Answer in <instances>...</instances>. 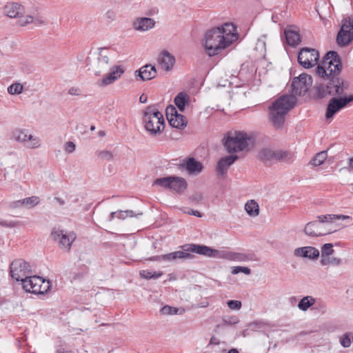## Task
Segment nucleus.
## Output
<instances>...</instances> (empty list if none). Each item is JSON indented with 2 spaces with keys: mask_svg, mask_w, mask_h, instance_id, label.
<instances>
[{
  "mask_svg": "<svg viewBox=\"0 0 353 353\" xmlns=\"http://www.w3.org/2000/svg\"><path fill=\"white\" fill-rule=\"evenodd\" d=\"M341 69L342 64L338 53L335 51L328 52L316 70L319 77L329 79L326 85H321L318 88L321 97L327 94L334 97H343L344 92L349 88V83L339 77Z\"/></svg>",
  "mask_w": 353,
  "mask_h": 353,
  "instance_id": "f257e3e1",
  "label": "nucleus"
},
{
  "mask_svg": "<svg viewBox=\"0 0 353 353\" xmlns=\"http://www.w3.org/2000/svg\"><path fill=\"white\" fill-rule=\"evenodd\" d=\"M239 34L236 28L230 23L208 30L205 34V49L206 53L212 57L230 46L237 40Z\"/></svg>",
  "mask_w": 353,
  "mask_h": 353,
  "instance_id": "f03ea898",
  "label": "nucleus"
},
{
  "mask_svg": "<svg viewBox=\"0 0 353 353\" xmlns=\"http://www.w3.org/2000/svg\"><path fill=\"white\" fill-rule=\"evenodd\" d=\"M296 99L293 95L285 94L279 97L270 106V120L276 128L283 126L285 115L294 108Z\"/></svg>",
  "mask_w": 353,
  "mask_h": 353,
  "instance_id": "7ed1b4c3",
  "label": "nucleus"
},
{
  "mask_svg": "<svg viewBox=\"0 0 353 353\" xmlns=\"http://www.w3.org/2000/svg\"><path fill=\"white\" fill-rule=\"evenodd\" d=\"M143 122L145 129L151 135L159 134L164 129V118L155 107L148 106L143 113Z\"/></svg>",
  "mask_w": 353,
  "mask_h": 353,
  "instance_id": "20e7f679",
  "label": "nucleus"
},
{
  "mask_svg": "<svg viewBox=\"0 0 353 353\" xmlns=\"http://www.w3.org/2000/svg\"><path fill=\"white\" fill-rule=\"evenodd\" d=\"M251 139L248 134L242 131L229 132L223 139L224 147L229 153H235L246 150Z\"/></svg>",
  "mask_w": 353,
  "mask_h": 353,
  "instance_id": "39448f33",
  "label": "nucleus"
},
{
  "mask_svg": "<svg viewBox=\"0 0 353 353\" xmlns=\"http://www.w3.org/2000/svg\"><path fill=\"white\" fill-rule=\"evenodd\" d=\"M10 272L12 278L17 281H22L33 274L30 264L22 259H15L11 263Z\"/></svg>",
  "mask_w": 353,
  "mask_h": 353,
  "instance_id": "423d86ee",
  "label": "nucleus"
},
{
  "mask_svg": "<svg viewBox=\"0 0 353 353\" xmlns=\"http://www.w3.org/2000/svg\"><path fill=\"white\" fill-rule=\"evenodd\" d=\"M336 43L343 47L353 40V16L342 20V25L336 36Z\"/></svg>",
  "mask_w": 353,
  "mask_h": 353,
  "instance_id": "0eeeda50",
  "label": "nucleus"
},
{
  "mask_svg": "<svg viewBox=\"0 0 353 353\" xmlns=\"http://www.w3.org/2000/svg\"><path fill=\"white\" fill-rule=\"evenodd\" d=\"M51 236L57 242L60 248L67 252L70 250L72 244L77 238L74 232L60 229H54L51 232Z\"/></svg>",
  "mask_w": 353,
  "mask_h": 353,
  "instance_id": "6e6552de",
  "label": "nucleus"
},
{
  "mask_svg": "<svg viewBox=\"0 0 353 353\" xmlns=\"http://www.w3.org/2000/svg\"><path fill=\"white\" fill-rule=\"evenodd\" d=\"M12 137L15 141L23 143L31 149L38 148L41 145L40 139L30 134L26 129H15L12 132Z\"/></svg>",
  "mask_w": 353,
  "mask_h": 353,
  "instance_id": "1a4fd4ad",
  "label": "nucleus"
},
{
  "mask_svg": "<svg viewBox=\"0 0 353 353\" xmlns=\"http://www.w3.org/2000/svg\"><path fill=\"white\" fill-rule=\"evenodd\" d=\"M353 101V94L345 95L341 97H332L327 107L325 117L331 119L335 114L345 108L350 102Z\"/></svg>",
  "mask_w": 353,
  "mask_h": 353,
  "instance_id": "9d476101",
  "label": "nucleus"
},
{
  "mask_svg": "<svg viewBox=\"0 0 353 353\" xmlns=\"http://www.w3.org/2000/svg\"><path fill=\"white\" fill-rule=\"evenodd\" d=\"M319 59V52L314 48H302L298 55V62L304 68H311L316 65Z\"/></svg>",
  "mask_w": 353,
  "mask_h": 353,
  "instance_id": "9b49d317",
  "label": "nucleus"
},
{
  "mask_svg": "<svg viewBox=\"0 0 353 353\" xmlns=\"http://www.w3.org/2000/svg\"><path fill=\"white\" fill-rule=\"evenodd\" d=\"M312 83V77L306 74H300L295 77L291 84L293 94L301 96L304 95Z\"/></svg>",
  "mask_w": 353,
  "mask_h": 353,
  "instance_id": "f8f14e48",
  "label": "nucleus"
},
{
  "mask_svg": "<svg viewBox=\"0 0 353 353\" xmlns=\"http://www.w3.org/2000/svg\"><path fill=\"white\" fill-rule=\"evenodd\" d=\"M317 219L318 221H311L306 224L304 229V232L306 235L310 236H320L332 232V229H327L325 225L330 223V222H323L318 217Z\"/></svg>",
  "mask_w": 353,
  "mask_h": 353,
  "instance_id": "ddd939ff",
  "label": "nucleus"
},
{
  "mask_svg": "<svg viewBox=\"0 0 353 353\" xmlns=\"http://www.w3.org/2000/svg\"><path fill=\"white\" fill-rule=\"evenodd\" d=\"M166 117L168 122L173 128L183 129L188 123L187 119L185 116L178 113L174 105H169L165 110Z\"/></svg>",
  "mask_w": 353,
  "mask_h": 353,
  "instance_id": "4468645a",
  "label": "nucleus"
},
{
  "mask_svg": "<svg viewBox=\"0 0 353 353\" xmlns=\"http://www.w3.org/2000/svg\"><path fill=\"white\" fill-rule=\"evenodd\" d=\"M289 156V153L283 150H273L270 148L262 149L259 154V159L264 161H271L274 160H285Z\"/></svg>",
  "mask_w": 353,
  "mask_h": 353,
  "instance_id": "2eb2a0df",
  "label": "nucleus"
},
{
  "mask_svg": "<svg viewBox=\"0 0 353 353\" xmlns=\"http://www.w3.org/2000/svg\"><path fill=\"white\" fill-rule=\"evenodd\" d=\"M110 52L108 49L100 48L98 53V57L94 67L97 73H101L108 70L110 66Z\"/></svg>",
  "mask_w": 353,
  "mask_h": 353,
  "instance_id": "dca6fc26",
  "label": "nucleus"
},
{
  "mask_svg": "<svg viewBox=\"0 0 353 353\" xmlns=\"http://www.w3.org/2000/svg\"><path fill=\"white\" fill-rule=\"evenodd\" d=\"M124 72L121 65H114L110 68V72L98 82L99 86L105 87L118 80Z\"/></svg>",
  "mask_w": 353,
  "mask_h": 353,
  "instance_id": "f3484780",
  "label": "nucleus"
},
{
  "mask_svg": "<svg viewBox=\"0 0 353 353\" xmlns=\"http://www.w3.org/2000/svg\"><path fill=\"white\" fill-rule=\"evenodd\" d=\"M43 282V278L37 276L29 275L28 277L22 280L21 284L23 288L28 292L38 294V291L41 290L39 284Z\"/></svg>",
  "mask_w": 353,
  "mask_h": 353,
  "instance_id": "a211bd4d",
  "label": "nucleus"
},
{
  "mask_svg": "<svg viewBox=\"0 0 353 353\" xmlns=\"http://www.w3.org/2000/svg\"><path fill=\"white\" fill-rule=\"evenodd\" d=\"M220 259H224L229 261H234L236 262H246L252 261L253 256L252 254L242 252L221 251Z\"/></svg>",
  "mask_w": 353,
  "mask_h": 353,
  "instance_id": "6ab92c4d",
  "label": "nucleus"
},
{
  "mask_svg": "<svg viewBox=\"0 0 353 353\" xmlns=\"http://www.w3.org/2000/svg\"><path fill=\"white\" fill-rule=\"evenodd\" d=\"M294 254L297 257L316 259L319 256V251L314 247L306 246L296 248L294 251Z\"/></svg>",
  "mask_w": 353,
  "mask_h": 353,
  "instance_id": "aec40b11",
  "label": "nucleus"
},
{
  "mask_svg": "<svg viewBox=\"0 0 353 353\" xmlns=\"http://www.w3.org/2000/svg\"><path fill=\"white\" fill-rule=\"evenodd\" d=\"M4 13L10 18H17L25 12L23 6L18 3H8L3 9Z\"/></svg>",
  "mask_w": 353,
  "mask_h": 353,
  "instance_id": "412c9836",
  "label": "nucleus"
},
{
  "mask_svg": "<svg viewBox=\"0 0 353 353\" xmlns=\"http://www.w3.org/2000/svg\"><path fill=\"white\" fill-rule=\"evenodd\" d=\"M158 61L161 67L165 71H170L174 66L175 58L168 51H163L158 59Z\"/></svg>",
  "mask_w": 353,
  "mask_h": 353,
  "instance_id": "4be33fe9",
  "label": "nucleus"
},
{
  "mask_svg": "<svg viewBox=\"0 0 353 353\" xmlns=\"http://www.w3.org/2000/svg\"><path fill=\"white\" fill-rule=\"evenodd\" d=\"M238 159L236 155H230L226 156L223 158H221L216 166V170L219 174H224L229 167L234 163V161Z\"/></svg>",
  "mask_w": 353,
  "mask_h": 353,
  "instance_id": "5701e85b",
  "label": "nucleus"
},
{
  "mask_svg": "<svg viewBox=\"0 0 353 353\" xmlns=\"http://www.w3.org/2000/svg\"><path fill=\"white\" fill-rule=\"evenodd\" d=\"M155 24V21L150 18L143 17L138 18L133 22V28L136 30L146 31L152 29Z\"/></svg>",
  "mask_w": 353,
  "mask_h": 353,
  "instance_id": "b1692460",
  "label": "nucleus"
},
{
  "mask_svg": "<svg viewBox=\"0 0 353 353\" xmlns=\"http://www.w3.org/2000/svg\"><path fill=\"white\" fill-rule=\"evenodd\" d=\"M135 72L139 73V77L143 81L151 80L157 76V70L155 67L150 64L141 67L139 70H137Z\"/></svg>",
  "mask_w": 353,
  "mask_h": 353,
  "instance_id": "393cba45",
  "label": "nucleus"
},
{
  "mask_svg": "<svg viewBox=\"0 0 353 353\" xmlns=\"http://www.w3.org/2000/svg\"><path fill=\"white\" fill-rule=\"evenodd\" d=\"M187 188V183L185 180L179 176H170V190L177 192H183Z\"/></svg>",
  "mask_w": 353,
  "mask_h": 353,
  "instance_id": "a878e982",
  "label": "nucleus"
},
{
  "mask_svg": "<svg viewBox=\"0 0 353 353\" xmlns=\"http://www.w3.org/2000/svg\"><path fill=\"white\" fill-rule=\"evenodd\" d=\"M192 255L190 253H188V252L183 251H176L174 252H171L169 254H163L162 256V259L163 261H175L176 259H192Z\"/></svg>",
  "mask_w": 353,
  "mask_h": 353,
  "instance_id": "bb28decb",
  "label": "nucleus"
},
{
  "mask_svg": "<svg viewBox=\"0 0 353 353\" xmlns=\"http://www.w3.org/2000/svg\"><path fill=\"white\" fill-rule=\"evenodd\" d=\"M245 210L250 216L256 217L259 214V204L254 199H250L245 203Z\"/></svg>",
  "mask_w": 353,
  "mask_h": 353,
  "instance_id": "cd10ccee",
  "label": "nucleus"
},
{
  "mask_svg": "<svg viewBox=\"0 0 353 353\" xmlns=\"http://www.w3.org/2000/svg\"><path fill=\"white\" fill-rule=\"evenodd\" d=\"M285 35L286 41L290 46H295L301 41L299 34L294 30H285Z\"/></svg>",
  "mask_w": 353,
  "mask_h": 353,
  "instance_id": "c85d7f7f",
  "label": "nucleus"
},
{
  "mask_svg": "<svg viewBox=\"0 0 353 353\" xmlns=\"http://www.w3.org/2000/svg\"><path fill=\"white\" fill-rule=\"evenodd\" d=\"M202 164L194 159H190L186 163V169L191 174H198L201 172Z\"/></svg>",
  "mask_w": 353,
  "mask_h": 353,
  "instance_id": "c756f323",
  "label": "nucleus"
},
{
  "mask_svg": "<svg viewBox=\"0 0 353 353\" xmlns=\"http://www.w3.org/2000/svg\"><path fill=\"white\" fill-rule=\"evenodd\" d=\"M315 303V299L311 296H307L301 299L298 307L302 311H306Z\"/></svg>",
  "mask_w": 353,
  "mask_h": 353,
  "instance_id": "7c9ffc66",
  "label": "nucleus"
},
{
  "mask_svg": "<svg viewBox=\"0 0 353 353\" xmlns=\"http://www.w3.org/2000/svg\"><path fill=\"white\" fill-rule=\"evenodd\" d=\"M174 103L181 112L185 110V104L188 103L186 94L183 92L179 93L174 98Z\"/></svg>",
  "mask_w": 353,
  "mask_h": 353,
  "instance_id": "2f4dec72",
  "label": "nucleus"
},
{
  "mask_svg": "<svg viewBox=\"0 0 353 353\" xmlns=\"http://www.w3.org/2000/svg\"><path fill=\"white\" fill-rule=\"evenodd\" d=\"M239 322V319L236 316H225L222 319V323L218 325L217 328L225 327L228 325H233Z\"/></svg>",
  "mask_w": 353,
  "mask_h": 353,
  "instance_id": "473e14b6",
  "label": "nucleus"
},
{
  "mask_svg": "<svg viewBox=\"0 0 353 353\" xmlns=\"http://www.w3.org/2000/svg\"><path fill=\"white\" fill-rule=\"evenodd\" d=\"M327 157V151H321L319 152L310 161L314 166L322 165Z\"/></svg>",
  "mask_w": 353,
  "mask_h": 353,
  "instance_id": "72a5a7b5",
  "label": "nucleus"
},
{
  "mask_svg": "<svg viewBox=\"0 0 353 353\" xmlns=\"http://www.w3.org/2000/svg\"><path fill=\"white\" fill-rule=\"evenodd\" d=\"M319 219H321L323 222H330L332 223L333 221L336 219L339 220H345L350 219L349 216L346 215H336V214H326V215H321L318 216Z\"/></svg>",
  "mask_w": 353,
  "mask_h": 353,
  "instance_id": "f704fd0d",
  "label": "nucleus"
},
{
  "mask_svg": "<svg viewBox=\"0 0 353 353\" xmlns=\"http://www.w3.org/2000/svg\"><path fill=\"white\" fill-rule=\"evenodd\" d=\"M320 263L322 265L338 266L341 263V259L334 256H329V257L321 259Z\"/></svg>",
  "mask_w": 353,
  "mask_h": 353,
  "instance_id": "c9c22d12",
  "label": "nucleus"
},
{
  "mask_svg": "<svg viewBox=\"0 0 353 353\" xmlns=\"http://www.w3.org/2000/svg\"><path fill=\"white\" fill-rule=\"evenodd\" d=\"M203 247L204 245L186 244L183 246V250L188 252V253L194 252L201 254Z\"/></svg>",
  "mask_w": 353,
  "mask_h": 353,
  "instance_id": "e433bc0d",
  "label": "nucleus"
},
{
  "mask_svg": "<svg viewBox=\"0 0 353 353\" xmlns=\"http://www.w3.org/2000/svg\"><path fill=\"white\" fill-rule=\"evenodd\" d=\"M221 254V251H219L216 249H212L208 246L204 245L203 252L201 255L220 259Z\"/></svg>",
  "mask_w": 353,
  "mask_h": 353,
  "instance_id": "4c0bfd02",
  "label": "nucleus"
},
{
  "mask_svg": "<svg viewBox=\"0 0 353 353\" xmlns=\"http://www.w3.org/2000/svg\"><path fill=\"white\" fill-rule=\"evenodd\" d=\"M152 185H158L163 188L170 190V176L163 178H158L155 179L153 182Z\"/></svg>",
  "mask_w": 353,
  "mask_h": 353,
  "instance_id": "58836bf2",
  "label": "nucleus"
},
{
  "mask_svg": "<svg viewBox=\"0 0 353 353\" xmlns=\"http://www.w3.org/2000/svg\"><path fill=\"white\" fill-rule=\"evenodd\" d=\"M139 274L142 278L145 279H158L163 274L161 272H157L144 270H141Z\"/></svg>",
  "mask_w": 353,
  "mask_h": 353,
  "instance_id": "ea45409f",
  "label": "nucleus"
},
{
  "mask_svg": "<svg viewBox=\"0 0 353 353\" xmlns=\"http://www.w3.org/2000/svg\"><path fill=\"white\" fill-rule=\"evenodd\" d=\"M40 203V199L39 196H32L22 199V203H24V206L32 208L36 206Z\"/></svg>",
  "mask_w": 353,
  "mask_h": 353,
  "instance_id": "a19ab883",
  "label": "nucleus"
},
{
  "mask_svg": "<svg viewBox=\"0 0 353 353\" xmlns=\"http://www.w3.org/2000/svg\"><path fill=\"white\" fill-rule=\"evenodd\" d=\"M321 259L329 257L334 253L333 245L332 243H325L321 247Z\"/></svg>",
  "mask_w": 353,
  "mask_h": 353,
  "instance_id": "79ce46f5",
  "label": "nucleus"
},
{
  "mask_svg": "<svg viewBox=\"0 0 353 353\" xmlns=\"http://www.w3.org/2000/svg\"><path fill=\"white\" fill-rule=\"evenodd\" d=\"M117 212V218L123 220L126 219L127 217L138 216L142 214V213L135 214L132 210H119Z\"/></svg>",
  "mask_w": 353,
  "mask_h": 353,
  "instance_id": "37998d69",
  "label": "nucleus"
},
{
  "mask_svg": "<svg viewBox=\"0 0 353 353\" xmlns=\"http://www.w3.org/2000/svg\"><path fill=\"white\" fill-rule=\"evenodd\" d=\"M18 18L17 23L21 26H26L34 22V17L31 15L23 16L22 14Z\"/></svg>",
  "mask_w": 353,
  "mask_h": 353,
  "instance_id": "c03bdc74",
  "label": "nucleus"
},
{
  "mask_svg": "<svg viewBox=\"0 0 353 353\" xmlns=\"http://www.w3.org/2000/svg\"><path fill=\"white\" fill-rule=\"evenodd\" d=\"M23 91V85L21 83H13L8 88V92L10 94H17Z\"/></svg>",
  "mask_w": 353,
  "mask_h": 353,
  "instance_id": "a18cd8bd",
  "label": "nucleus"
},
{
  "mask_svg": "<svg viewBox=\"0 0 353 353\" xmlns=\"http://www.w3.org/2000/svg\"><path fill=\"white\" fill-rule=\"evenodd\" d=\"M352 336V333L346 332L345 333L342 337L341 338L340 342L343 347H349L351 345V337Z\"/></svg>",
  "mask_w": 353,
  "mask_h": 353,
  "instance_id": "49530a36",
  "label": "nucleus"
},
{
  "mask_svg": "<svg viewBox=\"0 0 353 353\" xmlns=\"http://www.w3.org/2000/svg\"><path fill=\"white\" fill-rule=\"evenodd\" d=\"M239 272H243L247 275H249L251 274V270L248 267H242V266H236L234 267L232 270V274H236Z\"/></svg>",
  "mask_w": 353,
  "mask_h": 353,
  "instance_id": "de8ad7c7",
  "label": "nucleus"
},
{
  "mask_svg": "<svg viewBox=\"0 0 353 353\" xmlns=\"http://www.w3.org/2000/svg\"><path fill=\"white\" fill-rule=\"evenodd\" d=\"M178 310L176 307L165 305L161 309V313L162 314H176Z\"/></svg>",
  "mask_w": 353,
  "mask_h": 353,
  "instance_id": "09e8293b",
  "label": "nucleus"
},
{
  "mask_svg": "<svg viewBox=\"0 0 353 353\" xmlns=\"http://www.w3.org/2000/svg\"><path fill=\"white\" fill-rule=\"evenodd\" d=\"M228 306L231 310H239L241 308V302L236 300H230L227 302Z\"/></svg>",
  "mask_w": 353,
  "mask_h": 353,
  "instance_id": "8fccbe9b",
  "label": "nucleus"
},
{
  "mask_svg": "<svg viewBox=\"0 0 353 353\" xmlns=\"http://www.w3.org/2000/svg\"><path fill=\"white\" fill-rule=\"evenodd\" d=\"M98 157L101 159L110 161L113 159V154L108 150L100 151L98 153Z\"/></svg>",
  "mask_w": 353,
  "mask_h": 353,
  "instance_id": "3c124183",
  "label": "nucleus"
},
{
  "mask_svg": "<svg viewBox=\"0 0 353 353\" xmlns=\"http://www.w3.org/2000/svg\"><path fill=\"white\" fill-rule=\"evenodd\" d=\"M39 288H40L41 290L38 291V294H44L50 288V282L49 281H46L45 279H43V282H41L39 284Z\"/></svg>",
  "mask_w": 353,
  "mask_h": 353,
  "instance_id": "603ef678",
  "label": "nucleus"
},
{
  "mask_svg": "<svg viewBox=\"0 0 353 353\" xmlns=\"http://www.w3.org/2000/svg\"><path fill=\"white\" fill-rule=\"evenodd\" d=\"M64 150L68 154L72 153L76 148V145L72 141H68L64 144Z\"/></svg>",
  "mask_w": 353,
  "mask_h": 353,
  "instance_id": "864d4df0",
  "label": "nucleus"
},
{
  "mask_svg": "<svg viewBox=\"0 0 353 353\" xmlns=\"http://www.w3.org/2000/svg\"><path fill=\"white\" fill-rule=\"evenodd\" d=\"M68 94L72 96H79L81 94V91L79 88L71 87L68 90Z\"/></svg>",
  "mask_w": 353,
  "mask_h": 353,
  "instance_id": "5fc2aeb1",
  "label": "nucleus"
},
{
  "mask_svg": "<svg viewBox=\"0 0 353 353\" xmlns=\"http://www.w3.org/2000/svg\"><path fill=\"white\" fill-rule=\"evenodd\" d=\"M11 206L13 208H21V207L24 206V203H22V199H21V200H18V201H14L11 204Z\"/></svg>",
  "mask_w": 353,
  "mask_h": 353,
  "instance_id": "6e6d98bb",
  "label": "nucleus"
},
{
  "mask_svg": "<svg viewBox=\"0 0 353 353\" xmlns=\"http://www.w3.org/2000/svg\"><path fill=\"white\" fill-rule=\"evenodd\" d=\"M0 225L5 227L13 228L16 225V223L13 221H10L9 223L6 221H1Z\"/></svg>",
  "mask_w": 353,
  "mask_h": 353,
  "instance_id": "4d7b16f0",
  "label": "nucleus"
},
{
  "mask_svg": "<svg viewBox=\"0 0 353 353\" xmlns=\"http://www.w3.org/2000/svg\"><path fill=\"white\" fill-rule=\"evenodd\" d=\"M219 343H220V340L217 337H216L214 336L211 337V339L210 340V345H218Z\"/></svg>",
  "mask_w": 353,
  "mask_h": 353,
  "instance_id": "13d9d810",
  "label": "nucleus"
},
{
  "mask_svg": "<svg viewBox=\"0 0 353 353\" xmlns=\"http://www.w3.org/2000/svg\"><path fill=\"white\" fill-rule=\"evenodd\" d=\"M188 214L194 215V216H197V217H201L202 216L201 213L200 212L197 211V210H191L188 212Z\"/></svg>",
  "mask_w": 353,
  "mask_h": 353,
  "instance_id": "bf43d9fd",
  "label": "nucleus"
},
{
  "mask_svg": "<svg viewBox=\"0 0 353 353\" xmlns=\"http://www.w3.org/2000/svg\"><path fill=\"white\" fill-rule=\"evenodd\" d=\"M34 22L37 25H46V21H44V20H43V19H34Z\"/></svg>",
  "mask_w": 353,
  "mask_h": 353,
  "instance_id": "052dcab7",
  "label": "nucleus"
},
{
  "mask_svg": "<svg viewBox=\"0 0 353 353\" xmlns=\"http://www.w3.org/2000/svg\"><path fill=\"white\" fill-rule=\"evenodd\" d=\"M54 200L59 204V205L63 206L65 205V201L60 197H54Z\"/></svg>",
  "mask_w": 353,
  "mask_h": 353,
  "instance_id": "680f3d73",
  "label": "nucleus"
},
{
  "mask_svg": "<svg viewBox=\"0 0 353 353\" xmlns=\"http://www.w3.org/2000/svg\"><path fill=\"white\" fill-rule=\"evenodd\" d=\"M56 353H72V352L70 350H65L63 347H60L56 351Z\"/></svg>",
  "mask_w": 353,
  "mask_h": 353,
  "instance_id": "e2e57ef3",
  "label": "nucleus"
},
{
  "mask_svg": "<svg viewBox=\"0 0 353 353\" xmlns=\"http://www.w3.org/2000/svg\"><path fill=\"white\" fill-rule=\"evenodd\" d=\"M147 96L143 94L139 97V101L142 103H145L147 101Z\"/></svg>",
  "mask_w": 353,
  "mask_h": 353,
  "instance_id": "0e129e2a",
  "label": "nucleus"
},
{
  "mask_svg": "<svg viewBox=\"0 0 353 353\" xmlns=\"http://www.w3.org/2000/svg\"><path fill=\"white\" fill-rule=\"evenodd\" d=\"M162 256H163V255L154 256L150 258L149 260H150V261H161V260H163Z\"/></svg>",
  "mask_w": 353,
  "mask_h": 353,
  "instance_id": "69168bd1",
  "label": "nucleus"
},
{
  "mask_svg": "<svg viewBox=\"0 0 353 353\" xmlns=\"http://www.w3.org/2000/svg\"><path fill=\"white\" fill-rule=\"evenodd\" d=\"M117 212H111L110 215L109 221H111L114 217H117Z\"/></svg>",
  "mask_w": 353,
  "mask_h": 353,
  "instance_id": "338daca9",
  "label": "nucleus"
},
{
  "mask_svg": "<svg viewBox=\"0 0 353 353\" xmlns=\"http://www.w3.org/2000/svg\"><path fill=\"white\" fill-rule=\"evenodd\" d=\"M228 353H239V351H238V350H237V349H236V348H232L231 350H230L228 351Z\"/></svg>",
  "mask_w": 353,
  "mask_h": 353,
  "instance_id": "774afa93",
  "label": "nucleus"
}]
</instances>
